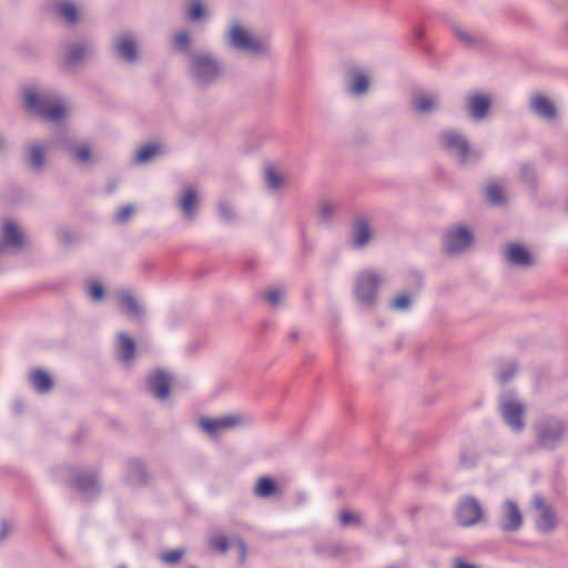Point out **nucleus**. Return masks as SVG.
Segmentation results:
<instances>
[{"instance_id":"052dcab7","label":"nucleus","mask_w":568,"mask_h":568,"mask_svg":"<svg viewBox=\"0 0 568 568\" xmlns=\"http://www.w3.org/2000/svg\"><path fill=\"white\" fill-rule=\"evenodd\" d=\"M414 36H415V38H416V39H418V40H419V39H422V38H424V36H425V29H424V28H422V27H416V28L414 29Z\"/></svg>"},{"instance_id":"37998d69","label":"nucleus","mask_w":568,"mask_h":568,"mask_svg":"<svg viewBox=\"0 0 568 568\" xmlns=\"http://www.w3.org/2000/svg\"><path fill=\"white\" fill-rule=\"evenodd\" d=\"M338 520L342 526H349V525L361 526L362 525L361 517L353 514L349 510L341 511Z\"/></svg>"},{"instance_id":"f3484780","label":"nucleus","mask_w":568,"mask_h":568,"mask_svg":"<svg viewBox=\"0 0 568 568\" xmlns=\"http://www.w3.org/2000/svg\"><path fill=\"white\" fill-rule=\"evenodd\" d=\"M466 106L468 114L476 121L484 120L490 110L491 100L489 97L475 92L467 97Z\"/></svg>"},{"instance_id":"de8ad7c7","label":"nucleus","mask_w":568,"mask_h":568,"mask_svg":"<svg viewBox=\"0 0 568 568\" xmlns=\"http://www.w3.org/2000/svg\"><path fill=\"white\" fill-rule=\"evenodd\" d=\"M134 212V206L132 204H126L120 209V211L115 215V220L118 223H125L130 216Z\"/></svg>"},{"instance_id":"8fccbe9b","label":"nucleus","mask_w":568,"mask_h":568,"mask_svg":"<svg viewBox=\"0 0 568 568\" xmlns=\"http://www.w3.org/2000/svg\"><path fill=\"white\" fill-rule=\"evenodd\" d=\"M217 424H219L217 418H215V419L202 418V419H201V426H202V428H203L206 433H209V434H215L216 432L221 430V429H220V426H219Z\"/></svg>"},{"instance_id":"69168bd1","label":"nucleus","mask_w":568,"mask_h":568,"mask_svg":"<svg viewBox=\"0 0 568 568\" xmlns=\"http://www.w3.org/2000/svg\"><path fill=\"white\" fill-rule=\"evenodd\" d=\"M191 568H196V567H191Z\"/></svg>"},{"instance_id":"a19ab883","label":"nucleus","mask_w":568,"mask_h":568,"mask_svg":"<svg viewBox=\"0 0 568 568\" xmlns=\"http://www.w3.org/2000/svg\"><path fill=\"white\" fill-rule=\"evenodd\" d=\"M487 199L489 202L497 206L505 202V195L503 189L497 184H490L486 189Z\"/></svg>"},{"instance_id":"6ab92c4d","label":"nucleus","mask_w":568,"mask_h":568,"mask_svg":"<svg viewBox=\"0 0 568 568\" xmlns=\"http://www.w3.org/2000/svg\"><path fill=\"white\" fill-rule=\"evenodd\" d=\"M92 52V47L85 42H74L67 47L63 67L68 70L75 68L79 65L90 53Z\"/></svg>"},{"instance_id":"b1692460","label":"nucleus","mask_w":568,"mask_h":568,"mask_svg":"<svg viewBox=\"0 0 568 568\" xmlns=\"http://www.w3.org/2000/svg\"><path fill=\"white\" fill-rule=\"evenodd\" d=\"M119 301L122 307V312L126 316L135 320L139 323L143 322L144 310L129 290H124L119 293Z\"/></svg>"},{"instance_id":"393cba45","label":"nucleus","mask_w":568,"mask_h":568,"mask_svg":"<svg viewBox=\"0 0 568 568\" xmlns=\"http://www.w3.org/2000/svg\"><path fill=\"white\" fill-rule=\"evenodd\" d=\"M197 192L195 187L187 186L184 191V196L180 200L179 206L182 210L184 216L189 221H193L197 215Z\"/></svg>"},{"instance_id":"f03ea898","label":"nucleus","mask_w":568,"mask_h":568,"mask_svg":"<svg viewBox=\"0 0 568 568\" xmlns=\"http://www.w3.org/2000/svg\"><path fill=\"white\" fill-rule=\"evenodd\" d=\"M26 108L29 112L49 121H58L65 116L67 109L60 103L55 92L42 91L40 93L32 89L24 91Z\"/></svg>"},{"instance_id":"58836bf2","label":"nucleus","mask_w":568,"mask_h":568,"mask_svg":"<svg viewBox=\"0 0 568 568\" xmlns=\"http://www.w3.org/2000/svg\"><path fill=\"white\" fill-rule=\"evenodd\" d=\"M520 179L523 183L527 184L530 189H535L537 184L536 170L529 163L523 164L520 169Z\"/></svg>"},{"instance_id":"c9c22d12","label":"nucleus","mask_w":568,"mask_h":568,"mask_svg":"<svg viewBox=\"0 0 568 568\" xmlns=\"http://www.w3.org/2000/svg\"><path fill=\"white\" fill-rule=\"evenodd\" d=\"M314 551L318 556L327 555L332 558H336L344 554V548L341 544H332V545L317 544L314 547Z\"/></svg>"},{"instance_id":"f257e3e1","label":"nucleus","mask_w":568,"mask_h":568,"mask_svg":"<svg viewBox=\"0 0 568 568\" xmlns=\"http://www.w3.org/2000/svg\"><path fill=\"white\" fill-rule=\"evenodd\" d=\"M187 73L196 88L207 90L223 80L225 67L212 52H195L187 58Z\"/></svg>"},{"instance_id":"bf43d9fd","label":"nucleus","mask_w":568,"mask_h":568,"mask_svg":"<svg viewBox=\"0 0 568 568\" xmlns=\"http://www.w3.org/2000/svg\"><path fill=\"white\" fill-rule=\"evenodd\" d=\"M412 277L414 278L417 287H420L422 284H423V275L422 273L417 272V271H414L410 273Z\"/></svg>"},{"instance_id":"0eeeda50","label":"nucleus","mask_w":568,"mask_h":568,"mask_svg":"<svg viewBox=\"0 0 568 568\" xmlns=\"http://www.w3.org/2000/svg\"><path fill=\"white\" fill-rule=\"evenodd\" d=\"M474 243V234L465 225L450 227L443 237V250L446 254L455 255Z\"/></svg>"},{"instance_id":"72a5a7b5","label":"nucleus","mask_w":568,"mask_h":568,"mask_svg":"<svg viewBox=\"0 0 568 568\" xmlns=\"http://www.w3.org/2000/svg\"><path fill=\"white\" fill-rule=\"evenodd\" d=\"M412 104L420 113H430L435 110V100L425 94L415 95Z\"/></svg>"},{"instance_id":"9d476101","label":"nucleus","mask_w":568,"mask_h":568,"mask_svg":"<svg viewBox=\"0 0 568 568\" xmlns=\"http://www.w3.org/2000/svg\"><path fill=\"white\" fill-rule=\"evenodd\" d=\"M172 377L162 368H156L146 376V390L159 400L170 396Z\"/></svg>"},{"instance_id":"9b49d317","label":"nucleus","mask_w":568,"mask_h":568,"mask_svg":"<svg viewBox=\"0 0 568 568\" xmlns=\"http://www.w3.org/2000/svg\"><path fill=\"white\" fill-rule=\"evenodd\" d=\"M481 516L483 509L475 497L468 496L459 501L456 517L460 526H473L480 520Z\"/></svg>"},{"instance_id":"2f4dec72","label":"nucleus","mask_w":568,"mask_h":568,"mask_svg":"<svg viewBox=\"0 0 568 568\" xmlns=\"http://www.w3.org/2000/svg\"><path fill=\"white\" fill-rule=\"evenodd\" d=\"M63 149L71 155H73L79 162L85 163L91 158V149L88 144L77 146L74 143L63 140Z\"/></svg>"},{"instance_id":"a211bd4d","label":"nucleus","mask_w":568,"mask_h":568,"mask_svg":"<svg viewBox=\"0 0 568 568\" xmlns=\"http://www.w3.org/2000/svg\"><path fill=\"white\" fill-rule=\"evenodd\" d=\"M348 80V92L354 95H362L368 91L369 78L367 73L357 65H352L346 70Z\"/></svg>"},{"instance_id":"f8f14e48","label":"nucleus","mask_w":568,"mask_h":568,"mask_svg":"<svg viewBox=\"0 0 568 568\" xmlns=\"http://www.w3.org/2000/svg\"><path fill=\"white\" fill-rule=\"evenodd\" d=\"M504 257L509 265L516 267L528 268L535 264L532 254L519 243H508L505 246Z\"/></svg>"},{"instance_id":"473e14b6","label":"nucleus","mask_w":568,"mask_h":568,"mask_svg":"<svg viewBox=\"0 0 568 568\" xmlns=\"http://www.w3.org/2000/svg\"><path fill=\"white\" fill-rule=\"evenodd\" d=\"M220 429H227L233 428L236 426H241L244 424H248L251 422V418L241 415V414H234V415H226L217 418Z\"/></svg>"},{"instance_id":"1a4fd4ad","label":"nucleus","mask_w":568,"mask_h":568,"mask_svg":"<svg viewBox=\"0 0 568 568\" xmlns=\"http://www.w3.org/2000/svg\"><path fill=\"white\" fill-rule=\"evenodd\" d=\"M440 142L446 151L458 156L462 164L467 163L470 145L464 134L455 130H447L440 134Z\"/></svg>"},{"instance_id":"ddd939ff","label":"nucleus","mask_w":568,"mask_h":568,"mask_svg":"<svg viewBox=\"0 0 568 568\" xmlns=\"http://www.w3.org/2000/svg\"><path fill=\"white\" fill-rule=\"evenodd\" d=\"M352 245L354 248L365 247L373 237V231L367 217L357 215L351 223Z\"/></svg>"},{"instance_id":"4d7b16f0","label":"nucleus","mask_w":568,"mask_h":568,"mask_svg":"<svg viewBox=\"0 0 568 568\" xmlns=\"http://www.w3.org/2000/svg\"><path fill=\"white\" fill-rule=\"evenodd\" d=\"M60 240L64 244H70L73 242L72 234L67 230L60 232Z\"/></svg>"},{"instance_id":"5701e85b","label":"nucleus","mask_w":568,"mask_h":568,"mask_svg":"<svg viewBox=\"0 0 568 568\" xmlns=\"http://www.w3.org/2000/svg\"><path fill=\"white\" fill-rule=\"evenodd\" d=\"M128 474L125 481L132 487H142L149 483L150 476L144 464L139 459H130L126 463Z\"/></svg>"},{"instance_id":"ea45409f","label":"nucleus","mask_w":568,"mask_h":568,"mask_svg":"<svg viewBox=\"0 0 568 568\" xmlns=\"http://www.w3.org/2000/svg\"><path fill=\"white\" fill-rule=\"evenodd\" d=\"M58 12L61 17L71 23H75L79 18L78 9L71 2H63L58 7Z\"/></svg>"},{"instance_id":"3c124183","label":"nucleus","mask_w":568,"mask_h":568,"mask_svg":"<svg viewBox=\"0 0 568 568\" xmlns=\"http://www.w3.org/2000/svg\"><path fill=\"white\" fill-rule=\"evenodd\" d=\"M89 294L93 301H101L104 297V288L102 284L95 282L90 285Z\"/></svg>"},{"instance_id":"c756f323","label":"nucleus","mask_w":568,"mask_h":568,"mask_svg":"<svg viewBox=\"0 0 568 568\" xmlns=\"http://www.w3.org/2000/svg\"><path fill=\"white\" fill-rule=\"evenodd\" d=\"M278 494L276 481L270 476L261 477L255 487L254 495L261 498H270Z\"/></svg>"},{"instance_id":"dca6fc26","label":"nucleus","mask_w":568,"mask_h":568,"mask_svg":"<svg viewBox=\"0 0 568 568\" xmlns=\"http://www.w3.org/2000/svg\"><path fill=\"white\" fill-rule=\"evenodd\" d=\"M529 109L534 114L546 121L555 120L558 116L556 104L541 93L531 95Z\"/></svg>"},{"instance_id":"e2e57ef3","label":"nucleus","mask_w":568,"mask_h":568,"mask_svg":"<svg viewBox=\"0 0 568 568\" xmlns=\"http://www.w3.org/2000/svg\"><path fill=\"white\" fill-rule=\"evenodd\" d=\"M115 184L110 185L109 192H112L115 189Z\"/></svg>"},{"instance_id":"0e129e2a","label":"nucleus","mask_w":568,"mask_h":568,"mask_svg":"<svg viewBox=\"0 0 568 568\" xmlns=\"http://www.w3.org/2000/svg\"><path fill=\"white\" fill-rule=\"evenodd\" d=\"M119 568H126V567H125V566H121V567H119Z\"/></svg>"},{"instance_id":"aec40b11","label":"nucleus","mask_w":568,"mask_h":568,"mask_svg":"<svg viewBox=\"0 0 568 568\" xmlns=\"http://www.w3.org/2000/svg\"><path fill=\"white\" fill-rule=\"evenodd\" d=\"M523 526V516L517 506L513 500H506L503 507V519L500 528L504 531H517Z\"/></svg>"},{"instance_id":"7ed1b4c3","label":"nucleus","mask_w":568,"mask_h":568,"mask_svg":"<svg viewBox=\"0 0 568 568\" xmlns=\"http://www.w3.org/2000/svg\"><path fill=\"white\" fill-rule=\"evenodd\" d=\"M499 412L506 425L516 433L525 427V404L520 402L513 389L503 392L499 396Z\"/></svg>"},{"instance_id":"6e6d98bb","label":"nucleus","mask_w":568,"mask_h":568,"mask_svg":"<svg viewBox=\"0 0 568 568\" xmlns=\"http://www.w3.org/2000/svg\"><path fill=\"white\" fill-rule=\"evenodd\" d=\"M0 525H1V528H0V541H2L9 535L10 527H9L7 520H4V519H1Z\"/></svg>"},{"instance_id":"680f3d73","label":"nucleus","mask_w":568,"mask_h":568,"mask_svg":"<svg viewBox=\"0 0 568 568\" xmlns=\"http://www.w3.org/2000/svg\"><path fill=\"white\" fill-rule=\"evenodd\" d=\"M290 337L293 339V341H296L298 338V332L296 331H292L290 333Z\"/></svg>"},{"instance_id":"13d9d810","label":"nucleus","mask_w":568,"mask_h":568,"mask_svg":"<svg viewBox=\"0 0 568 568\" xmlns=\"http://www.w3.org/2000/svg\"><path fill=\"white\" fill-rule=\"evenodd\" d=\"M455 568H478V567L475 565L468 564L462 559H456Z\"/></svg>"},{"instance_id":"09e8293b","label":"nucleus","mask_w":568,"mask_h":568,"mask_svg":"<svg viewBox=\"0 0 568 568\" xmlns=\"http://www.w3.org/2000/svg\"><path fill=\"white\" fill-rule=\"evenodd\" d=\"M283 294V290L272 288L265 294V298L272 306H278Z\"/></svg>"},{"instance_id":"bb28decb","label":"nucleus","mask_w":568,"mask_h":568,"mask_svg":"<svg viewBox=\"0 0 568 568\" xmlns=\"http://www.w3.org/2000/svg\"><path fill=\"white\" fill-rule=\"evenodd\" d=\"M164 146L159 141H151L141 145L135 153V163L142 164L149 162L152 158L164 153Z\"/></svg>"},{"instance_id":"864d4df0","label":"nucleus","mask_w":568,"mask_h":568,"mask_svg":"<svg viewBox=\"0 0 568 568\" xmlns=\"http://www.w3.org/2000/svg\"><path fill=\"white\" fill-rule=\"evenodd\" d=\"M237 548H239V552H240V556H239V564H244L245 560H246V556H247V546L245 544V541L242 539V538H239L236 539L235 541Z\"/></svg>"},{"instance_id":"20e7f679","label":"nucleus","mask_w":568,"mask_h":568,"mask_svg":"<svg viewBox=\"0 0 568 568\" xmlns=\"http://www.w3.org/2000/svg\"><path fill=\"white\" fill-rule=\"evenodd\" d=\"M567 426L564 420L549 418L536 425L537 445L545 449H555L564 439Z\"/></svg>"},{"instance_id":"e433bc0d","label":"nucleus","mask_w":568,"mask_h":568,"mask_svg":"<svg viewBox=\"0 0 568 568\" xmlns=\"http://www.w3.org/2000/svg\"><path fill=\"white\" fill-rule=\"evenodd\" d=\"M336 207L328 201H323L318 205L320 223L329 225L333 222Z\"/></svg>"},{"instance_id":"2eb2a0df","label":"nucleus","mask_w":568,"mask_h":568,"mask_svg":"<svg viewBox=\"0 0 568 568\" xmlns=\"http://www.w3.org/2000/svg\"><path fill=\"white\" fill-rule=\"evenodd\" d=\"M72 485L84 496L94 497L101 488L98 480V473L89 470H77Z\"/></svg>"},{"instance_id":"a18cd8bd","label":"nucleus","mask_w":568,"mask_h":568,"mask_svg":"<svg viewBox=\"0 0 568 568\" xmlns=\"http://www.w3.org/2000/svg\"><path fill=\"white\" fill-rule=\"evenodd\" d=\"M412 304V298L407 293H403L402 295L397 296L390 304L392 308L396 311H404L409 308Z\"/></svg>"},{"instance_id":"c03bdc74","label":"nucleus","mask_w":568,"mask_h":568,"mask_svg":"<svg viewBox=\"0 0 568 568\" xmlns=\"http://www.w3.org/2000/svg\"><path fill=\"white\" fill-rule=\"evenodd\" d=\"M217 210H219V215L223 221H225V222L235 221L236 214L229 203H226L224 201L220 202Z\"/></svg>"},{"instance_id":"5fc2aeb1","label":"nucleus","mask_w":568,"mask_h":568,"mask_svg":"<svg viewBox=\"0 0 568 568\" xmlns=\"http://www.w3.org/2000/svg\"><path fill=\"white\" fill-rule=\"evenodd\" d=\"M460 465L463 467H473L476 464V458L473 456H468L466 453H462L459 456Z\"/></svg>"},{"instance_id":"39448f33","label":"nucleus","mask_w":568,"mask_h":568,"mask_svg":"<svg viewBox=\"0 0 568 568\" xmlns=\"http://www.w3.org/2000/svg\"><path fill=\"white\" fill-rule=\"evenodd\" d=\"M381 276L373 270L362 271L355 281L354 293L357 301L367 307L375 304L381 285Z\"/></svg>"},{"instance_id":"603ef678","label":"nucleus","mask_w":568,"mask_h":568,"mask_svg":"<svg viewBox=\"0 0 568 568\" xmlns=\"http://www.w3.org/2000/svg\"><path fill=\"white\" fill-rule=\"evenodd\" d=\"M189 14L192 20H200L204 16L203 4L200 1L193 2Z\"/></svg>"},{"instance_id":"4c0bfd02","label":"nucleus","mask_w":568,"mask_h":568,"mask_svg":"<svg viewBox=\"0 0 568 568\" xmlns=\"http://www.w3.org/2000/svg\"><path fill=\"white\" fill-rule=\"evenodd\" d=\"M173 47L179 52H186L191 54V37L187 31H180L175 34Z\"/></svg>"},{"instance_id":"c85d7f7f","label":"nucleus","mask_w":568,"mask_h":568,"mask_svg":"<svg viewBox=\"0 0 568 568\" xmlns=\"http://www.w3.org/2000/svg\"><path fill=\"white\" fill-rule=\"evenodd\" d=\"M264 182L270 192H277L285 184L284 176L271 163L264 168Z\"/></svg>"},{"instance_id":"423d86ee","label":"nucleus","mask_w":568,"mask_h":568,"mask_svg":"<svg viewBox=\"0 0 568 568\" xmlns=\"http://www.w3.org/2000/svg\"><path fill=\"white\" fill-rule=\"evenodd\" d=\"M29 247L24 232L12 221L4 220L0 236V257L7 253H20Z\"/></svg>"},{"instance_id":"7c9ffc66","label":"nucleus","mask_w":568,"mask_h":568,"mask_svg":"<svg viewBox=\"0 0 568 568\" xmlns=\"http://www.w3.org/2000/svg\"><path fill=\"white\" fill-rule=\"evenodd\" d=\"M45 163L44 149L37 144H30L28 146V164L31 169L40 171Z\"/></svg>"},{"instance_id":"a878e982","label":"nucleus","mask_w":568,"mask_h":568,"mask_svg":"<svg viewBox=\"0 0 568 568\" xmlns=\"http://www.w3.org/2000/svg\"><path fill=\"white\" fill-rule=\"evenodd\" d=\"M32 387L40 394L50 392L53 387L52 377L43 369H34L29 374Z\"/></svg>"},{"instance_id":"cd10ccee","label":"nucleus","mask_w":568,"mask_h":568,"mask_svg":"<svg viewBox=\"0 0 568 568\" xmlns=\"http://www.w3.org/2000/svg\"><path fill=\"white\" fill-rule=\"evenodd\" d=\"M118 339L119 344L116 349V356L119 361L123 363L132 361L135 356L134 341L125 333H119Z\"/></svg>"},{"instance_id":"79ce46f5","label":"nucleus","mask_w":568,"mask_h":568,"mask_svg":"<svg viewBox=\"0 0 568 568\" xmlns=\"http://www.w3.org/2000/svg\"><path fill=\"white\" fill-rule=\"evenodd\" d=\"M184 554L185 550L183 548H179L161 554L160 558L163 562L168 565H175L182 559Z\"/></svg>"},{"instance_id":"4468645a","label":"nucleus","mask_w":568,"mask_h":568,"mask_svg":"<svg viewBox=\"0 0 568 568\" xmlns=\"http://www.w3.org/2000/svg\"><path fill=\"white\" fill-rule=\"evenodd\" d=\"M532 505L540 511L536 527L541 532H551L556 528V516L552 508L545 503L540 494H536L532 498Z\"/></svg>"},{"instance_id":"f704fd0d","label":"nucleus","mask_w":568,"mask_h":568,"mask_svg":"<svg viewBox=\"0 0 568 568\" xmlns=\"http://www.w3.org/2000/svg\"><path fill=\"white\" fill-rule=\"evenodd\" d=\"M517 372L518 364L517 362L511 361L500 366L496 377L501 384H506L516 376Z\"/></svg>"},{"instance_id":"412c9836","label":"nucleus","mask_w":568,"mask_h":568,"mask_svg":"<svg viewBox=\"0 0 568 568\" xmlns=\"http://www.w3.org/2000/svg\"><path fill=\"white\" fill-rule=\"evenodd\" d=\"M452 31L456 40L466 49H481L486 45V39L476 32H471L459 24H453Z\"/></svg>"},{"instance_id":"6e6552de","label":"nucleus","mask_w":568,"mask_h":568,"mask_svg":"<svg viewBox=\"0 0 568 568\" xmlns=\"http://www.w3.org/2000/svg\"><path fill=\"white\" fill-rule=\"evenodd\" d=\"M230 44L243 52L254 55H260L264 52V45L260 40L252 37L244 28L237 22L233 23L229 32Z\"/></svg>"},{"instance_id":"49530a36","label":"nucleus","mask_w":568,"mask_h":568,"mask_svg":"<svg viewBox=\"0 0 568 568\" xmlns=\"http://www.w3.org/2000/svg\"><path fill=\"white\" fill-rule=\"evenodd\" d=\"M210 547L221 552H226L229 549V539L225 536L212 537L210 539Z\"/></svg>"},{"instance_id":"4be33fe9","label":"nucleus","mask_w":568,"mask_h":568,"mask_svg":"<svg viewBox=\"0 0 568 568\" xmlns=\"http://www.w3.org/2000/svg\"><path fill=\"white\" fill-rule=\"evenodd\" d=\"M114 50L121 60L133 63L138 60L136 43L131 34H124L115 39Z\"/></svg>"}]
</instances>
